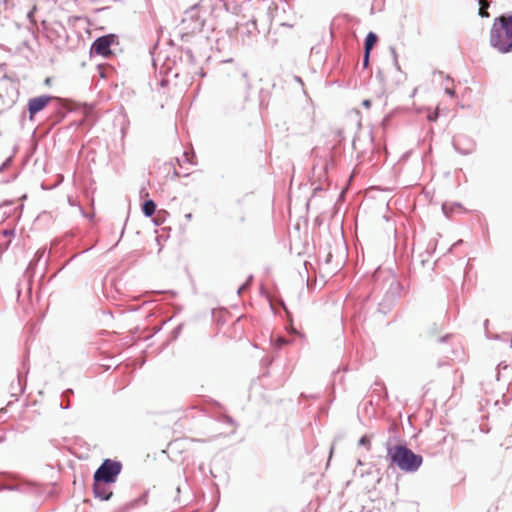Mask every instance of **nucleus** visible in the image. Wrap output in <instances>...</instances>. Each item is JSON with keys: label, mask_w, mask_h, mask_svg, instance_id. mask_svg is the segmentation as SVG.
I'll use <instances>...</instances> for the list:
<instances>
[{"label": "nucleus", "mask_w": 512, "mask_h": 512, "mask_svg": "<svg viewBox=\"0 0 512 512\" xmlns=\"http://www.w3.org/2000/svg\"><path fill=\"white\" fill-rule=\"evenodd\" d=\"M490 44L500 53L512 50V15L494 19L490 30Z\"/></svg>", "instance_id": "nucleus-1"}, {"label": "nucleus", "mask_w": 512, "mask_h": 512, "mask_svg": "<svg viewBox=\"0 0 512 512\" xmlns=\"http://www.w3.org/2000/svg\"><path fill=\"white\" fill-rule=\"evenodd\" d=\"M391 462L405 472L416 471L422 464V457L402 445H396L388 449Z\"/></svg>", "instance_id": "nucleus-2"}, {"label": "nucleus", "mask_w": 512, "mask_h": 512, "mask_svg": "<svg viewBox=\"0 0 512 512\" xmlns=\"http://www.w3.org/2000/svg\"><path fill=\"white\" fill-rule=\"evenodd\" d=\"M201 6L202 3L199 2L185 12L182 24L184 26L183 29L187 33L193 34L202 30L205 23V17L200 12Z\"/></svg>", "instance_id": "nucleus-3"}, {"label": "nucleus", "mask_w": 512, "mask_h": 512, "mask_svg": "<svg viewBox=\"0 0 512 512\" xmlns=\"http://www.w3.org/2000/svg\"><path fill=\"white\" fill-rule=\"evenodd\" d=\"M121 471V464L112 460H105L94 474V481L113 483Z\"/></svg>", "instance_id": "nucleus-4"}, {"label": "nucleus", "mask_w": 512, "mask_h": 512, "mask_svg": "<svg viewBox=\"0 0 512 512\" xmlns=\"http://www.w3.org/2000/svg\"><path fill=\"white\" fill-rule=\"evenodd\" d=\"M118 44V38L115 34H108L97 38L91 46L90 53L109 58L113 55L112 45Z\"/></svg>", "instance_id": "nucleus-5"}, {"label": "nucleus", "mask_w": 512, "mask_h": 512, "mask_svg": "<svg viewBox=\"0 0 512 512\" xmlns=\"http://www.w3.org/2000/svg\"><path fill=\"white\" fill-rule=\"evenodd\" d=\"M18 91L15 86L8 80L0 83V100L3 105L8 107L16 102Z\"/></svg>", "instance_id": "nucleus-6"}, {"label": "nucleus", "mask_w": 512, "mask_h": 512, "mask_svg": "<svg viewBox=\"0 0 512 512\" xmlns=\"http://www.w3.org/2000/svg\"><path fill=\"white\" fill-rule=\"evenodd\" d=\"M53 99L52 96L49 95H42L39 97L31 98L28 101V112H29V118L32 120L36 113L43 110Z\"/></svg>", "instance_id": "nucleus-7"}, {"label": "nucleus", "mask_w": 512, "mask_h": 512, "mask_svg": "<svg viewBox=\"0 0 512 512\" xmlns=\"http://www.w3.org/2000/svg\"><path fill=\"white\" fill-rule=\"evenodd\" d=\"M300 19H302V15H299L296 11L291 10L288 15H284L279 19V26L281 28L293 29L298 24V20Z\"/></svg>", "instance_id": "nucleus-8"}, {"label": "nucleus", "mask_w": 512, "mask_h": 512, "mask_svg": "<svg viewBox=\"0 0 512 512\" xmlns=\"http://www.w3.org/2000/svg\"><path fill=\"white\" fill-rule=\"evenodd\" d=\"M107 483L94 481V494L101 500H108L112 496V491L106 487Z\"/></svg>", "instance_id": "nucleus-9"}, {"label": "nucleus", "mask_w": 512, "mask_h": 512, "mask_svg": "<svg viewBox=\"0 0 512 512\" xmlns=\"http://www.w3.org/2000/svg\"><path fill=\"white\" fill-rule=\"evenodd\" d=\"M377 35L373 32H369L365 39V51L371 52L372 48L377 43Z\"/></svg>", "instance_id": "nucleus-10"}, {"label": "nucleus", "mask_w": 512, "mask_h": 512, "mask_svg": "<svg viewBox=\"0 0 512 512\" xmlns=\"http://www.w3.org/2000/svg\"><path fill=\"white\" fill-rule=\"evenodd\" d=\"M156 204L153 200H147L142 205V211L147 216L150 217L155 213Z\"/></svg>", "instance_id": "nucleus-11"}, {"label": "nucleus", "mask_w": 512, "mask_h": 512, "mask_svg": "<svg viewBox=\"0 0 512 512\" xmlns=\"http://www.w3.org/2000/svg\"><path fill=\"white\" fill-rule=\"evenodd\" d=\"M11 0H0V16L4 15V18H9Z\"/></svg>", "instance_id": "nucleus-12"}, {"label": "nucleus", "mask_w": 512, "mask_h": 512, "mask_svg": "<svg viewBox=\"0 0 512 512\" xmlns=\"http://www.w3.org/2000/svg\"><path fill=\"white\" fill-rule=\"evenodd\" d=\"M489 2L487 0H480L479 1V15L481 17H489L488 8H489Z\"/></svg>", "instance_id": "nucleus-13"}, {"label": "nucleus", "mask_w": 512, "mask_h": 512, "mask_svg": "<svg viewBox=\"0 0 512 512\" xmlns=\"http://www.w3.org/2000/svg\"><path fill=\"white\" fill-rule=\"evenodd\" d=\"M284 310L286 312V316H287V319L290 323V328H291V331L294 332V333H298L297 330L294 328L293 326V323H292V318H291V314L290 312L286 309V307H284Z\"/></svg>", "instance_id": "nucleus-14"}, {"label": "nucleus", "mask_w": 512, "mask_h": 512, "mask_svg": "<svg viewBox=\"0 0 512 512\" xmlns=\"http://www.w3.org/2000/svg\"><path fill=\"white\" fill-rule=\"evenodd\" d=\"M369 56H370V52L364 51L363 66L365 68H367L369 65Z\"/></svg>", "instance_id": "nucleus-15"}, {"label": "nucleus", "mask_w": 512, "mask_h": 512, "mask_svg": "<svg viewBox=\"0 0 512 512\" xmlns=\"http://www.w3.org/2000/svg\"><path fill=\"white\" fill-rule=\"evenodd\" d=\"M438 118V107L436 108L435 112L433 114H428L427 119L429 121H436Z\"/></svg>", "instance_id": "nucleus-16"}, {"label": "nucleus", "mask_w": 512, "mask_h": 512, "mask_svg": "<svg viewBox=\"0 0 512 512\" xmlns=\"http://www.w3.org/2000/svg\"><path fill=\"white\" fill-rule=\"evenodd\" d=\"M287 343H288V341L282 337H279L276 340V346L279 348L282 347L283 345H286Z\"/></svg>", "instance_id": "nucleus-17"}, {"label": "nucleus", "mask_w": 512, "mask_h": 512, "mask_svg": "<svg viewBox=\"0 0 512 512\" xmlns=\"http://www.w3.org/2000/svg\"><path fill=\"white\" fill-rule=\"evenodd\" d=\"M3 236L8 238V241L10 240V238L14 235V231L13 230H4L2 232Z\"/></svg>", "instance_id": "nucleus-18"}, {"label": "nucleus", "mask_w": 512, "mask_h": 512, "mask_svg": "<svg viewBox=\"0 0 512 512\" xmlns=\"http://www.w3.org/2000/svg\"><path fill=\"white\" fill-rule=\"evenodd\" d=\"M445 92H446L448 95H450L451 97H454V95H455V89H454V87H448V86H447V87L445 88Z\"/></svg>", "instance_id": "nucleus-19"}, {"label": "nucleus", "mask_w": 512, "mask_h": 512, "mask_svg": "<svg viewBox=\"0 0 512 512\" xmlns=\"http://www.w3.org/2000/svg\"><path fill=\"white\" fill-rule=\"evenodd\" d=\"M366 443H369V440L366 437H362L360 439V444H366Z\"/></svg>", "instance_id": "nucleus-20"}, {"label": "nucleus", "mask_w": 512, "mask_h": 512, "mask_svg": "<svg viewBox=\"0 0 512 512\" xmlns=\"http://www.w3.org/2000/svg\"><path fill=\"white\" fill-rule=\"evenodd\" d=\"M251 24H252L254 30H257V22H256V20H252Z\"/></svg>", "instance_id": "nucleus-21"}, {"label": "nucleus", "mask_w": 512, "mask_h": 512, "mask_svg": "<svg viewBox=\"0 0 512 512\" xmlns=\"http://www.w3.org/2000/svg\"><path fill=\"white\" fill-rule=\"evenodd\" d=\"M185 218H186L187 220H191V219H192V214H191V213L186 214V215H185Z\"/></svg>", "instance_id": "nucleus-22"}, {"label": "nucleus", "mask_w": 512, "mask_h": 512, "mask_svg": "<svg viewBox=\"0 0 512 512\" xmlns=\"http://www.w3.org/2000/svg\"><path fill=\"white\" fill-rule=\"evenodd\" d=\"M34 10H35V8H33V10H32V11H30V12L28 13V17H29V18H32V15H33Z\"/></svg>", "instance_id": "nucleus-23"}, {"label": "nucleus", "mask_w": 512, "mask_h": 512, "mask_svg": "<svg viewBox=\"0 0 512 512\" xmlns=\"http://www.w3.org/2000/svg\"><path fill=\"white\" fill-rule=\"evenodd\" d=\"M364 105L369 106V105H370V102H369L368 100H365V101H364Z\"/></svg>", "instance_id": "nucleus-24"}, {"label": "nucleus", "mask_w": 512, "mask_h": 512, "mask_svg": "<svg viewBox=\"0 0 512 512\" xmlns=\"http://www.w3.org/2000/svg\"><path fill=\"white\" fill-rule=\"evenodd\" d=\"M43 24H44V28H45V30H46L47 32H49V28L46 26L45 22H43Z\"/></svg>", "instance_id": "nucleus-25"}, {"label": "nucleus", "mask_w": 512, "mask_h": 512, "mask_svg": "<svg viewBox=\"0 0 512 512\" xmlns=\"http://www.w3.org/2000/svg\"><path fill=\"white\" fill-rule=\"evenodd\" d=\"M511 347H512V337H511Z\"/></svg>", "instance_id": "nucleus-26"}]
</instances>
